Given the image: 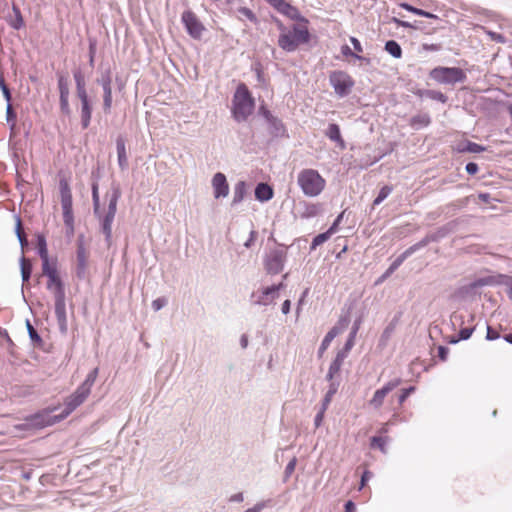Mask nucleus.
I'll list each match as a JSON object with an SVG mask.
<instances>
[{
	"label": "nucleus",
	"mask_w": 512,
	"mask_h": 512,
	"mask_svg": "<svg viewBox=\"0 0 512 512\" xmlns=\"http://www.w3.org/2000/svg\"><path fill=\"white\" fill-rule=\"evenodd\" d=\"M42 271L47 276L46 288L54 295L55 316L62 333L67 332L66 295L63 281L58 275L56 264L43 263Z\"/></svg>",
	"instance_id": "f257e3e1"
},
{
	"label": "nucleus",
	"mask_w": 512,
	"mask_h": 512,
	"mask_svg": "<svg viewBox=\"0 0 512 512\" xmlns=\"http://www.w3.org/2000/svg\"><path fill=\"white\" fill-rule=\"evenodd\" d=\"M88 396L89 395L85 394L77 388L74 393L65 399L64 409L60 414L52 415L51 412L54 409L43 410L31 415L29 418H27V421L31 426L37 428H43L58 423L67 418L73 411H75L87 399Z\"/></svg>",
	"instance_id": "f03ea898"
},
{
	"label": "nucleus",
	"mask_w": 512,
	"mask_h": 512,
	"mask_svg": "<svg viewBox=\"0 0 512 512\" xmlns=\"http://www.w3.org/2000/svg\"><path fill=\"white\" fill-rule=\"evenodd\" d=\"M108 199L107 209L99 208L97 213H93L100 224L101 232L105 236V242L108 247L112 243V224L117 212V203L121 197V189L119 185H112L111 190L106 195Z\"/></svg>",
	"instance_id": "7ed1b4c3"
},
{
	"label": "nucleus",
	"mask_w": 512,
	"mask_h": 512,
	"mask_svg": "<svg viewBox=\"0 0 512 512\" xmlns=\"http://www.w3.org/2000/svg\"><path fill=\"white\" fill-rule=\"evenodd\" d=\"M255 107V100L248 87L240 83L232 99V115L235 121L244 122L252 114Z\"/></svg>",
	"instance_id": "20e7f679"
},
{
	"label": "nucleus",
	"mask_w": 512,
	"mask_h": 512,
	"mask_svg": "<svg viewBox=\"0 0 512 512\" xmlns=\"http://www.w3.org/2000/svg\"><path fill=\"white\" fill-rule=\"evenodd\" d=\"M297 183L307 197H317L325 188L326 181L317 170L303 169L298 173Z\"/></svg>",
	"instance_id": "39448f33"
},
{
	"label": "nucleus",
	"mask_w": 512,
	"mask_h": 512,
	"mask_svg": "<svg viewBox=\"0 0 512 512\" xmlns=\"http://www.w3.org/2000/svg\"><path fill=\"white\" fill-rule=\"evenodd\" d=\"M310 41V33L306 26L293 25L285 34L278 37V46L286 52H294L299 45Z\"/></svg>",
	"instance_id": "423d86ee"
},
{
	"label": "nucleus",
	"mask_w": 512,
	"mask_h": 512,
	"mask_svg": "<svg viewBox=\"0 0 512 512\" xmlns=\"http://www.w3.org/2000/svg\"><path fill=\"white\" fill-rule=\"evenodd\" d=\"M429 76L437 83L447 85L463 83L467 79L466 73L459 67L438 66L430 71Z\"/></svg>",
	"instance_id": "0eeeda50"
},
{
	"label": "nucleus",
	"mask_w": 512,
	"mask_h": 512,
	"mask_svg": "<svg viewBox=\"0 0 512 512\" xmlns=\"http://www.w3.org/2000/svg\"><path fill=\"white\" fill-rule=\"evenodd\" d=\"M329 82L340 98L347 96L355 84L353 78L342 70L331 72Z\"/></svg>",
	"instance_id": "6e6552de"
},
{
	"label": "nucleus",
	"mask_w": 512,
	"mask_h": 512,
	"mask_svg": "<svg viewBox=\"0 0 512 512\" xmlns=\"http://www.w3.org/2000/svg\"><path fill=\"white\" fill-rule=\"evenodd\" d=\"M259 114L264 117L267 123V129L269 134L274 138H287L289 137L286 126L283 121L274 116L270 110H268L265 106H261L259 108Z\"/></svg>",
	"instance_id": "1a4fd4ad"
},
{
	"label": "nucleus",
	"mask_w": 512,
	"mask_h": 512,
	"mask_svg": "<svg viewBox=\"0 0 512 512\" xmlns=\"http://www.w3.org/2000/svg\"><path fill=\"white\" fill-rule=\"evenodd\" d=\"M287 259V253L281 248H274L270 250L265 259L264 267L268 274L276 275L284 269Z\"/></svg>",
	"instance_id": "9d476101"
},
{
	"label": "nucleus",
	"mask_w": 512,
	"mask_h": 512,
	"mask_svg": "<svg viewBox=\"0 0 512 512\" xmlns=\"http://www.w3.org/2000/svg\"><path fill=\"white\" fill-rule=\"evenodd\" d=\"M61 207L65 226L74 224L72 193L65 180L60 181Z\"/></svg>",
	"instance_id": "9b49d317"
},
{
	"label": "nucleus",
	"mask_w": 512,
	"mask_h": 512,
	"mask_svg": "<svg viewBox=\"0 0 512 512\" xmlns=\"http://www.w3.org/2000/svg\"><path fill=\"white\" fill-rule=\"evenodd\" d=\"M181 22L186 32L193 39H200L205 31V26L191 10H186L181 15Z\"/></svg>",
	"instance_id": "f8f14e48"
},
{
	"label": "nucleus",
	"mask_w": 512,
	"mask_h": 512,
	"mask_svg": "<svg viewBox=\"0 0 512 512\" xmlns=\"http://www.w3.org/2000/svg\"><path fill=\"white\" fill-rule=\"evenodd\" d=\"M88 255L84 246L83 237L77 242L75 274L79 280L87 278Z\"/></svg>",
	"instance_id": "ddd939ff"
},
{
	"label": "nucleus",
	"mask_w": 512,
	"mask_h": 512,
	"mask_svg": "<svg viewBox=\"0 0 512 512\" xmlns=\"http://www.w3.org/2000/svg\"><path fill=\"white\" fill-rule=\"evenodd\" d=\"M401 383L402 380L399 377L388 381L382 388L377 389L374 392L373 397L369 401V405L372 406L374 409H379L383 405L384 399L388 395V393L397 388Z\"/></svg>",
	"instance_id": "4468645a"
},
{
	"label": "nucleus",
	"mask_w": 512,
	"mask_h": 512,
	"mask_svg": "<svg viewBox=\"0 0 512 512\" xmlns=\"http://www.w3.org/2000/svg\"><path fill=\"white\" fill-rule=\"evenodd\" d=\"M269 3L274 9H276L279 13L285 15L291 20L296 21H305L307 20L300 14L299 10L286 2L285 0H265Z\"/></svg>",
	"instance_id": "2eb2a0df"
},
{
	"label": "nucleus",
	"mask_w": 512,
	"mask_h": 512,
	"mask_svg": "<svg viewBox=\"0 0 512 512\" xmlns=\"http://www.w3.org/2000/svg\"><path fill=\"white\" fill-rule=\"evenodd\" d=\"M212 187L216 199L225 198L229 194V185L226 176L217 172L212 178Z\"/></svg>",
	"instance_id": "dca6fc26"
},
{
	"label": "nucleus",
	"mask_w": 512,
	"mask_h": 512,
	"mask_svg": "<svg viewBox=\"0 0 512 512\" xmlns=\"http://www.w3.org/2000/svg\"><path fill=\"white\" fill-rule=\"evenodd\" d=\"M278 296L271 289V287L263 288L261 291L253 292L251 294V301L254 305L268 306L274 303Z\"/></svg>",
	"instance_id": "f3484780"
},
{
	"label": "nucleus",
	"mask_w": 512,
	"mask_h": 512,
	"mask_svg": "<svg viewBox=\"0 0 512 512\" xmlns=\"http://www.w3.org/2000/svg\"><path fill=\"white\" fill-rule=\"evenodd\" d=\"M348 354L349 353L344 351L343 349L337 352L334 360L331 362L329 366L328 373L326 375V379L328 381H334V377L340 372L344 360L347 358Z\"/></svg>",
	"instance_id": "a211bd4d"
},
{
	"label": "nucleus",
	"mask_w": 512,
	"mask_h": 512,
	"mask_svg": "<svg viewBox=\"0 0 512 512\" xmlns=\"http://www.w3.org/2000/svg\"><path fill=\"white\" fill-rule=\"evenodd\" d=\"M248 193V184L246 181L240 180L233 187V197L231 206L235 207L239 205L246 197Z\"/></svg>",
	"instance_id": "6ab92c4d"
},
{
	"label": "nucleus",
	"mask_w": 512,
	"mask_h": 512,
	"mask_svg": "<svg viewBox=\"0 0 512 512\" xmlns=\"http://www.w3.org/2000/svg\"><path fill=\"white\" fill-rule=\"evenodd\" d=\"M342 326H344V324ZM342 330H343V327L334 326L327 332V334L323 338L321 345L318 349V357L321 358L323 356L324 352L328 349L331 342L334 340V338L337 335H339L342 332Z\"/></svg>",
	"instance_id": "aec40b11"
},
{
	"label": "nucleus",
	"mask_w": 512,
	"mask_h": 512,
	"mask_svg": "<svg viewBox=\"0 0 512 512\" xmlns=\"http://www.w3.org/2000/svg\"><path fill=\"white\" fill-rule=\"evenodd\" d=\"M255 198L260 202H267L273 198L274 192L267 183H258L255 187Z\"/></svg>",
	"instance_id": "412c9836"
},
{
	"label": "nucleus",
	"mask_w": 512,
	"mask_h": 512,
	"mask_svg": "<svg viewBox=\"0 0 512 512\" xmlns=\"http://www.w3.org/2000/svg\"><path fill=\"white\" fill-rule=\"evenodd\" d=\"M116 150H117V158L118 165L122 171L128 168V157L126 153V144L125 140L122 137H118L116 140Z\"/></svg>",
	"instance_id": "4be33fe9"
},
{
	"label": "nucleus",
	"mask_w": 512,
	"mask_h": 512,
	"mask_svg": "<svg viewBox=\"0 0 512 512\" xmlns=\"http://www.w3.org/2000/svg\"><path fill=\"white\" fill-rule=\"evenodd\" d=\"M81 110H80V117H81V126L83 129H87L91 122L92 117V104L89 99L81 100Z\"/></svg>",
	"instance_id": "5701e85b"
},
{
	"label": "nucleus",
	"mask_w": 512,
	"mask_h": 512,
	"mask_svg": "<svg viewBox=\"0 0 512 512\" xmlns=\"http://www.w3.org/2000/svg\"><path fill=\"white\" fill-rule=\"evenodd\" d=\"M419 247L417 246V244H413L411 245L410 247H408L404 252H402L396 259H394V261L391 263V265L389 266L390 268V272H395L401 265L402 263L408 258L410 257L411 255H413L415 252L419 251Z\"/></svg>",
	"instance_id": "b1692460"
},
{
	"label": "nucleus",
	"mask_w": 512,
	"mask_h": 512,
	"mask_svg": "<svg viewBox=\"0 0 512 512\" xmlns=\"http://www.w3.org/2000/svg\"><path fill=\"white\" fill-rule=\"evenodd\" d=\"M325 135L333 142H335L341 149L345 148V141L343 140L338 124H329Z\"/></svg>",
	"instance_id": "393cba45"
},
{
	"label": "nucleus",
	"mask_w": 512,
	"mask_h": 512,
	"mask_svg": "<svg viewBox=\"0 0 512 512\" xmlns=\"http://www.w3.org/2000/svg\"><path fill=\"white\" fill-rule=\"evenodd\" d=\"M448 231L443 227L438 229L436 232L427 234L424 238H422L419 242H417V246L419 249L426 247L428 244L432 242H437L440 239L444 238L447 235Z\"/></svg>",
	"instance_id": "a878e982"
},
{
	"label": "nucleus",
	"mask_w": 512,
	"mask_h": 512,
	"mask_svg": "<svg viewBox=\"0 0 512 512\" xmlns=\"http://www.w3.org/2000/svg\"><path fill=\"white\" fill-rule=\"evenodd\" d=\"M414 94L418 97H426L431 100H435L441 103H446L448 100V97L442 93L441 91L437 90H430V89H418L414 92Z\"/></svg>",
	"instance_id": "bb28decb"
},
{
	"label": "nucleus",
	"mask_w": 512,
	"mask_h": 512,
	"mask_svg": "<svg viewBox=\"0 0 512 512\" xmlns=\"http://www.w3.org/2000/svg\"><path fill=\"white\" fill-rule=\"evenodd\" d=\"M431 123V118L428 113H419L411 117L409 121V125L414 130H420L429 126Z\"/></svg>",
	"instance_id": "cd10ccee"
},
{
	"label": "nucleus",
	"mask_w": 512,
	"mask_h": 512,
	"mask_svg": "<svg viewBox=\"0 0 512 512\" xmlns=\"http://www.w3.org/2000/svg\"><path fill=\"white\" fill-rule=\"evenodd\" d=\"M97 84L103 89V94L112 92V71L108 67L101 72V75L96 80Z\"/></svg>",
	"instance_id": "c85d7f7f"
},
{
	"label": "nucleus",
	"mask_w": 512,
	"mask_h": 512,
	"mask_svg": "<svg viewBox=\"0 0 512 512\" xmlns=\"http://www.w3.org/2000/svg\"><path fill=\"white\" fill-rule=\"evenodd\" d=\"M485 150L486 148L484 146L469 140L461 141L457 145V151L460 153H481Z\"/></svg>",
	"instance_id": "c756f323"
},
{
	"label": "nucleus",
	"mask_w": 512,
	"mask_h": 512,
	"mask_svg": "<svg viewBox=\"0 0 512 512\" xmlns=\"http://www.w3.org/2000/svg\"><path fill=\"white\" fill-rule=\"evenodd\" d=\"M98 372H99V369L97 367L94 368L93 370H91L87 374L83 383L78 387V389L81 390L82 392H84L85 394L90 395L91 389H92V387L96 381V378L98 376Z\"/></svg>",
	"instance_id": "7c9ffc66"
},
{
	"label": "nucleus",
	"mask_w": 512,
	"mask_h": 512,
	"mask_svg": "<svg viewBox=\"0 0 512 512\" xmlns=\"http://www.w3.org/2000/svg\"><path fill=\"white\" fill-rule=\"evenodd\" d=\"M98 372H99V369L97 367L94 368L93 370H91L87 374L83 383L78 387V389L81 390L82 392H84L85 394L90 395L91 389H92V387L96 381V378L98 376Z\"/></svg>",
	"instance_id": "2f4dec72"
},
{
	"label": "nucleus",
	"mask_w": 512,
	"mask_h": 512,
	"mask_svg": "<svg viewBox=\"0 0 512 512\" xmlns=\"http://www.w3.org/2000/svg\"><path fill=\"white\" fill-rule=\"evenodd\" d=\"M400 7L405 9L406 11H409V12L415 14V15H418V16L430 18V19H433V20H440L438 15L433 14V13L428 12V11H425L423 9L414 7L413 5H411L409 3H401Z\"/></svg>",
	"instance_id": "473e14b6"
},
{
	"label": "nucleus",
	"mask_w": 512,
	"mask_h": 512,
	"mask_svg": "<svg viewBox=\"0 0 512 512\" xmlns=\"http://www.w3.org/2000/svg\"><path fill=\"white\" fill-rule=\"evenodd\" d=\"M12 11L14 13V19L8 20V23L11 28H13L15 30H20L25 25L20 8L16 4L13 3Z\"/></svg>",
	"instance_id": "72a5a7b5"
},
{
	"label": "nucleus",
	"mask_w": 512,
	"mask_h": 512,
	"mask_svg": "<svg viewBox=\"0 0 512 512\" xmlns=\"http://www.w3.org/2000/svg\"><path fill=\"white\" fill-rule=\"evenodd\" d=\"M400 315L395 316L391 322L386 326V328L383 330L382 335L380 337V342L382 344H385L391 337V335L394 333L396 326L398 324Z\"/></svg>",
	"instance_id": "f704fd0d"
},
{
	"label": "nucleus",
	"mask_w": 512,
	"mask_h": 512,
	"mask_svg": "<svg viewBox=\"0 0 512 512\" xmlns=\"http://www.w3.org/2000/svg\"><path fill=\"white\" fill-rule=\"evenodd\" d=\"M385 51L389 53L392 57L399 59L402 57V48L399 43L395 40H388L385 43L384 47Z\"/></svg>",
	"instance_id": "c9c22d12"
},
{
	"label": "nucleus",
	"mask_w": 512,
	"mask_h": 512,
	"mask_svg": "<svg viewBox=\"0 0 512 512\" xmlns=\"http://www.w3.org/2000/svg\"><path fill=\"white\" fill-rule=\"evenodd\" d=\"M37 246H38V254L43 263H50L47 251L46 239L43 235H38L37 237Z\"/></svg>",
	"instance_id": "e433bc0d"
},
{
	"label": "nucleus",
	"mask_w": 512,
	"mask_h": 512,
	"mask_svg": "<svg viewBox=\"0 0 512 512\" xmlns=\"http://www.w3.org/2000/svg\"><path fill=\"white\" fill-rule=\"evenodd\" d=\"M329 382H330L329 389L326 392V394L322 400V405H321V407L324 409L328 408V406L332 400V397L335 395V393L337 392L338 387H339V382H336V381H329Z\"/></svg>",
	"instance_id": "4c0bfd02"
},
{
	"label": "nucleus",
	"mask_w": 512,
	"mask_h": 512,
	"mask_svg": "<svg viewBox=\"0 0 512 512\" xmlns=\"http://www.w3.org/2000/svg\"><path fill=\"white\" fill-rule=\"evenodd\" d=\"M359 326H360V320L355 321L353 324V327L349 333V337H348L344 347L342 348L344 351L349 353L351 351V349L353 348L354 343H355V337L359 330Z\"/></svg>",
	"instance_id": "58836bf2"
},
{
	"label": "nucleus",
	"mask_w": 512,
	"mask_h": 512,
	"mask_svg": "<svg viewBox=\"0 0 512 512\" xmlns=\"http://www.w3.org/2000/svg\"><path fill=\"white\" fill-rule=\"evenodd\" d=\"M57 84L59 90V96H69V82L68 77L63 73L57 74Z\"/></svg>",
	"instance_id": "ea45409f"
},
{
	"label": "nucleus",
	"mask_w": 512,
	"mask_h": 512,
	"mask_svg": "<svg viewBox=\"0 0 512 512\" xmlns=\"http://www.w3.org/2000/svg\"><path fill=\"white\" fill-rule=\"evenodd\" d=\"M21 277L23 282H28L32 273V264L24 256L20 260Z\"/></svg>",
	"instance_id": "a19ab883"
},
{
	"label": "nucleus",
	"mask_w": 512,
	"mask_h": 512,
	"mask_svg": "<svg viewBox=\"0 0 512 512\" xmlns=\"http://www.w3.org/2000/svg\"><path fill=\"white\" fill-rule=\"evenodd\" d=\"M237 13H238V19L241 21L243 20V18H246L247 20H249L252 23L258 22V18L256 16V14L251 9H249L247 7L238 8Z\"/></svg>",
	"instance_id": "79ce46f5"
},
{
	"label": "nucleus",
	"mask_w": 512,
	"mask_h": 512,
	"mask_svg": "<svg viewBox=\"0 0 512 512\" xmlns=\"http://www.w3.org/2000/svg\"><path fill=\"white\" fill-rule=\"evenodd\" d=\"M320 206L318 204H305L304 210L301 214L302 218H313L318 215Z\"/></svg>",
	"instance_id": "37998d69"
},
{
	"label": "nucleus",
	"mask_w": 512,
	"mask_h": 512,
	"mask_svg": "<svg viewBox=\"0 0 512 512\" xmlns=\"http://www.w3.org/2000/svg\"><path fill=\"white\" fill-rule=\"evenodd\" d=\"M392 190H393L392 186H389V185L383 186L380 189L377 197L374 199L373 206L380 205L391 194Z\"/></svg>",
	"instance_id": "c03bdc74"
},
{
	"label": "nucleus",
	"mask_w": 512,
	"mask_h": 512,
	"mask_svg": "<svg viewBox=\"0 0 512 512\" xmlns=\"http://www.w3.org/2000/svg\"><path fill=\"white\" fill-rule=\"evenodd\" d=\"M330 232H323L315 236L312 240L310 250H315L318 246L325 243L330 238Z\"/></svg>",
	"instance_id": "a18cd8bd"
},
{
	"label": "nucleus",
	"mask_w": 512,
	"mask_h": 512,
	"mask_svg": "<svg viewBox=\"0 0 512 512\" xmlns=\"http://www.w3.org/2000/svg\"><path fill=\"white\" fill-rule=\"evenodd\" d=\"M16 113L13 110L12 104L8 103L6 106V121L7 124L10 126L11 130H14L16 126Z\"/></svg>",
	"instance_id": "49530a36"
},
{
	"label": "nucleus",
	"mask_w": 512,
	"mask_h": 512,
	"mask_svg": "<svg viewBox=\"0 0 512 512\" xmlns=\"http://www.w3.org/2000/svg\"><path fill=\"white\" fill-rule=\"evenodd\" d=\"M474 330H475L474 326L462 328L458 333V338L451 340L450 343L455 344L461 340H463V341L468 340L471 337V335L473 334Z\"/></svg>",
	"instance_id": "de8ad7c7"
},
{
	"label": "nucleus",
	"mask_w": 512,
	"mask_h": 512,
	"mask_svg": "<svg viewBox=\"0 0 512 512\" xmlns=\"http://www.w3.org/2000/svg\"><path fill=\"white\" fill-rule=\"evenodd\" d=\"M386 444H387V439L384 438V437H381V436H373L371 438V443H370V446L372 448H378L380 449L383 453H386Z\"/></svg>",
	"instance_id": "09e8293b"
},
{
	"label": "nucleus",
	"mask_w": 512,
	"mask_h": 512,
	"mask_svg": "<svg viewBox=\"0 0 512 512\" xmlns=\"http://www.w3.org/2000/svg\"><path fill=\"white\" fill-rule=\"evenodd\" d=\"M92 201H93V213H97L99 211V208H101L97 182H94L92 184Z\"/></svg>",
	"instance_id": "8fccbe9b"
},
{
	"label": "nucleus",
	"mask_w": 512,
	"mask_h": 512,
	"mask_svg": "<svg viewBox=\"0 0 512 512\" xmlns=\"http://www.w3.org/2000/svg\"><path fill=\"white\" fill-rule=\"evenodd\" d=\"M341 53L346 57L351 56V57L356 58L357 60L364 61L367 64L370 63L369 58H366V57L360 56L357 53H354L348 45H343L341 47Z\"/></svg>",
	"instance_id": "3c124183"
},
{
	"label": "nucleus",
	"mask_w": 512,
	"mask_h": 512,
	"mask_svg": "<svg viewBox=\"0 0 512 512\" xmlns=\"http://www.w3.org/2000/svg\"><path fill=\"white\" fill-rule=\"evenodd\" d=\"M393 22H395L398 26L404 27V28H411V29H424V27L421 26L422 21H415L414 23H410L408 21H403L397 18H393Z\"/></svg>",
	"instance_id": "603ef678"
},
{
	"label": "nucleus",
	"mask_w": 512,
	"mask_h": 512,
	"mask_svg": "<svg viewBox=\"0 0 512 512\" xmlns=\"http://www.w3.org/2000/svg\"><path fill=\"white\" fill-rule=\"evenodd\" d=\"M26 327H27V331H28L30 339L34 343H41L42 342V338L40 337V335L38 334V332L33 327V325L30 323L29 320L26 321Z\"/></svg>",
	"instance_id": "864d4df0"
},
{
	"label": "nucleus",
	"mask_w": 512,
	"mask_h": 512,
	"mask_svg": "<svg viewBox=\"0 0 512 512\" xmlns=\"http://www.w3.org/2000/svg\"><path fill=\"white\" fill-rule=\"evenodd\" d=\"M296 464H297L296 457H293L288 462V464L286 465L285 470H284V479H283L284 482H286L291 477V475L293 474V472L295 470Z\"/></svg>",
	"instance_id": "5fc2aeb1"
},
{
	"label": "nucleus",
	"mask_w": 512,
	"mask_h": 512,
	"mask_svg": "<svg viewBox=\"0 0 512 512\" xmlns=\"http://www.w3.org/2000/svg\"><path fill=\"white\" fill-rule=\"evenodd\" d=\"M60 110L65 115H70L69 96H59Z\"/></svg>",
	"instance_id": "6e6d98bb"
},
{
	"label": "nucleus",
	"mask_w": 512,
	"mask_h": 512,
	"mask_svg": "<svg viewBox=\"0 0 512 512\" xmlns=\"http://www.w3.org/2000/svg\"><path fill=\"white\" fill-rule=\"evenodd\" d=\"M112 102V92L103 94V111L106 114H109L111 112Z\"/></svg>",
	"instance_id": "4d7b16f0"
},
{
	"label": "nucleus",
	"mask_w": 512,
	"mask_h": 512,
	"mask_svg": "<svg viewBox=\"0 0 512 512\" xmlns=\"http://www.w3.org/2000/svg\"><path fill=\"white\" fill-rule=\"evenodd\" d=\"M0 89L3 93V96H4L7 104L11 103V100H12L11 92H10V89L8 88V86L6 85L3 77H0Z\"/></svg>",
	"instance_id": "13d9d810"
},
{
	"label": "nucleus",
	"mask_w": 512,
	"mask_h": 512,
	"mask_svg": "<svg viewBox=\"0 0 512 512\" xmlns=\"http://www.w3.org/2000/svg\"><path fill=\"white\" fill-rule=\"evenodd\" d=\"M415 389L416 388L414 386L403 389L398 397V403L402 405L406 399L415 391Z\"/></svg>",
	"instance_id": "bf43d9fd"
},
{
	"label": "nucleus",
	"mask_w": 512,
	"mask_h": 512,
	"mask_svg": "<svg viewBox=\"0 0 512 512\" xmlns=\"http://www.w3.org/2000/svg\"><path fill=\"white\" fill-rule=\"evenodd\" d=\"M168 301L165 297H159L152 301V308L154 311H159L167 305Z\"/></svg>",
	"instance_id": "052dcab7"
},
{
	"label": "nucleus",
	"mask_w": 512,
	"mask_h": 512,
	"mask_svg": "<svg viewBox=\"0 0 512 512\" xmlns=\"http://www.w3.org/2000/svg\"><path fill=\"white\" fill-rule=\"evenodd\" d=\"M95 54H96V41L90 40L89 41V64L91 67L94 66Z\"/></svg>",
	"instance_id": "680f3d73"
},
{
	"label": "nucleus",
	"mask_w": 512,
	"mask_h": 512,
	"mask_svg": "<svg viewBox=\"0 0 512 512\" xmlns=\"http://www.w3.org/2000/svg\"><path fill=\"white\" fill-rule=\"evenodd\" d=\"M73 76L76 83V88L85 86L84 75L79 69L74 71Z\"/></svg>",
	"instance_id": "e2e57ef3"
},
{
	"label": "nucleus",
	"mask_w": 512,
	"mask_h": 512,
	"mask_svg": "<svg viewBox=\"0 0 512 512\" xmlns=\"http://www.w3.org/2000/svg\"><path fill=\"white\" fill-rule=\"evenodd\" d=\"M493 281H492V278L491 277H486V278H479L477 279L473 284H472V287L473 288H476V287H482V286H486V285H489V284H492Z\"/></svg>",
	"instance_id": "0e129e2a"
},
{
	"label": "nucleus",
	"mask_w": 512,
	"mask_h": 512,
	"mask_svg": "<svg viewBox=\"0 0 512 512\" xmlns=\"http://www.w3.org/2000/svg\"><path fill=\"white\" fill-rule=\"evenodd\" d=\"M327 409H324V408H320L319 411L317 412L315 418H314V424H315V427L318 428L321 426L322 424V421L324 419V414L326 412Z\"/></svg>",
	"instance_id": "69168bd1"
},
{
	"label": "nucleus",
	"mask_w": 512,
	"mask_h": 512,
	"mask_svg": "<svg viewBox=\"0 0 512 512\" xmlns=\"http://www.w3.org/2000/svg\"><path fill=\"white\" fill-rule=\"evenodd\" d=\"M500 337V334L495 331L492 327L487 326V333H486V339L488 341L496 340Z\"/></svg>",
	"instance_id": "338daca9"
},
{
	"label": "nucleus",
	"mask_w": 512,
	"mask_h": 512,
	"mask_svg": "<svg viewBox=\"0 0 512 512\" xmlns=\"http://www.w3.org/2000/svg\"><path fill=\"white\" fill-rule=\"evenodd\" d=\"M465 170L468 174L475 175L478 172L479 167L475 162H468L465 166Z\"/></svg>",
	"instance_id": "774afa93"
}]
</instances>
